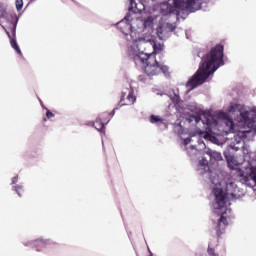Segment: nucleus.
<instances>
[{
  "label": "nucleus",
  "instance_id": "obj_27",
  "mask_svg": "<svg viewBox=\"0 0 256 256\" xmlns=\"http://www.w3.org/2000/svg\"><path fill=\"white\" fill-rule=\"evenodd\" d=\"M38 243H40V245H45V241L43 240H38Z\"/></svg>",
  "mask_w": 256,
  "mask_h": 256
},
{
  "label": "nucleus",
  "instance_id": "obj_1",
  "mask_svg": "<svg viewBox=\"0 0 256 256\" xmlns=\"http://www.w3.org/2000/svg\"><path fill=\"white\" fill-rule=\"evenodd\" d=\"M223 51L224 47L221 44H217L215 47L211 48L209 53L202 57L198 70L186 83V86L195 89V87L203 85L220 65H225L223 61Z\"/></svg>",
  "mask_w": 256,
  "mask_h": 256
},
{
  "label": "nucleus",
  "instance_id": "obj_16",
  "mask_svg": "<svg viewBox=\"0 0 256 256\" xmlns=\"http://www.w3.org/2000/svg\"><path fill=\"white\" fill-rule=\"evenodd\" d=\"M240 116L242 121H244V123H249V121H251V119L249 118V111L240 112Z\"/></svg>",
  "mask_w": 256,
  "mask_h": 256
},
{
  "label": "nucleus",
  "instance_id": "obj_25",
  "mask_svg": "<svg viewBox=\"0 0 256 256\" xmlns=\"http://www.w3.org/2000/svg\"><path fill=\"white\" fill-rule=\"evenodd\" d=\"M139 81H142V83H145V77H143V75L139 76Z\"/></svg>",
  "mask_w": 256,
  "mask_h": 256
},
{
  "label": "nucleus",
  "instance_id": "obj_11",
  "mask_svg": "<svg viewBox=\"0 0 256 256\" xmlns=\"http://www.w3.org/2000/svg\"><path fill=\"white\" fill-rule=\"evenodd\" d=\"M207 155L210 159V163H215V161H223V156H221V153L217 151L209 150Z\"/></svg>",
  "mask_w": 256,
  "mask_h": 256
},
{
  "label": "nucleus",
  "instance_id": "obj_23",
  "mask_svg": "<svg viewBox=\"0 0 256 256\" xmlns=\"http://www.w3.org/2000/svg\"><path fill=\"white\" fill-rule=\"evenodd\" d=\"M154 53L157 51H163V46L161 44L157 45L156 43L153 44Z\"/></svg>",
  "mask_w": 256,
  "mask_h": 256
},
{
  "label": "nucleus",
  "instance_id": "obj_24",
  "mask_svg": "<svg viewBox=\"0 0 256 256\" xmlns=\"http://www.w3.org/2000/svg\"><path fill=\"white\" fill-rule=\"evenodd\" d=\"M46 117H47V119H51V118L55 117V115L53 114V112H51V110H47Z\"/></svg>",
  "mask_w": 256,
  "mask_h": 256
},
{
  "label": "nucleus",
  "instance_id": "obj_28",
  "mask_svg": "<svg viewBox=\"0 0 256 256\" xmlns=\"http://www.w3.org/2000/svg\"><path fill=\"white\" fill-rule=\"evenodd\" d=\"M204 165H209V161L207 159H204Z\"/></svg>",
  "mask_w": 256,
  "mask_h": 256
},
{
  "label": "nucleus",
  "instance_id": "obj_8",
  "mask_svg": "<svg viewBox=\"0 0 256 256\" xmlns=\"http://www.w3.org/2000/svg\"><path fill=\"white\" fill-rule=\"evenodd\" d=\"M135 101H137V97H135V93L133 92V90H129L128 94L123 93L119 102V106L124 107L125 105H133Z\"/></svg>",
  "mask_w": 256,
  "mask_h": 256
},
{
  "label": "nucleus",
  "instance_id": "obj_12",
  "mask_svg": "<svg viewBox=\"0 0 256 256\" xmlns=\"http://www.w3.org/2000/svg\"><path fill=\"white\" fill-rule=\"evenodd\" d=\"M131 9H135L134 13H141L145 11V5L143 3H137L135 0H130Z\"/></svg>",
  "mask_w": 256,
  "mask_h": 256
},
{
  "label": "nucleus",
  "instance_id": "obj_22",
  "mask_svg": "<svg viewBox=\"0 0 256 256\" xmlns=\"http://www.w3.org/2000/svg\"><path fill=\"white\" fill-rule=\"evenodd\" d=\"M15 6H16L17 11H21V9H23V0H16Z\"/></svg>",
  "mask_w": 256,
  "mask_h": 256
},
{
  "label": "nucleus",
  "instance_id": "obj_4",
  "mask_svg": "<svg viewBox=\"0 0 256 256\" xmlns=\"http://www.w3.org/2000/svg\"><path fill=\"white\" fill-rule=\"evenodd\" d=\"M225 185V188H214L213 194L215 196L216 205L218 206V209H223L225 205H227L226 199L227 195H230L231 197L237 198L239 197V187H237V184H235V181L228 179L225 182H223Z\"/></svg>",
  "mask_w": 256,
  "mask_h": 256
},
{
  "label": "nucleus",
  "instance_id": "obj_6",
  "mask_svg": "<svg viewBox=\"0 0 256 256\" xmlns=\"http://www.w3.org/2000/svg\"><path fill=\"white\" fill-rule=\"evenodd\" d=\"M2 28L10 39L12 49H15L18 55H22L21 48H19V44H17V22H10L7 28L4 26H2Z\"/></svg>",
  "mask_w": 256,
  "mask_h": 256
},
{
  "label": "nucleus",
  "instance_id": "obj_31",
  "mask_svg": "<svg viewBox=\"0 0 256 256\" xmlns=\"http://www.w3.org/2000/svg\"><path fill=\"white\" fill-rule=\"evenodd\" d=\"M115 109H117V108H115ZM115 109L113 110V113H115Z\"/></svg>",
  "mask_w": 256,
  "mask_h": 256
},
{
  "label": "nucleus",
  "instance_id": "obj_10",
  "mask_svg": "<svg viewBox=\"0 0 256 256\" xmlns=\"http://www.w3.org/2000/svg\"><path fill=\"white\" fill-rule=\"evenodd\" d=\"M118 29L123 33V35H129L133 33V26L128 20H122L117 24Z\"/></svg>",
  "mask_w": 256,
  "mask_h": 256
},
{
  "label": "nucleus",
  "instance_id": "obj_14",
  "mask_svg": "<svg viewBox=\"0 0 256 256\" xmlns=\"http://www.w3.org/2000/svg\"><path fill=\"white\" fill-rule=\"evenodd\" d=\"M224 157L228 163V165H235V157L231 155L229 151L224 152Z\"/></svg>",
  "mask_w": 256,
  "mask_h": 256
},
{
  "label": "nucleus",
  "instance_id": "obj_15",
  "mask_svg": "<svg viewBox=\"0 0 256 256\" xmlns=\"http://www.w3.org/2000/svg\"><path fill=\"white\" fill-rule=\"evenodd\" d=\"M94 127L95 129H97V131H100L101 133H103L105 131V124L103 122H101V120L97 119L94 123Z\"/></svg>",
  "mask_w": 256,
  "mask_h": 256
},
{
  "label": "nucleus",
  "instance_id": "obj_17",
  "mask_svg": "<svg viewBox=\"0 0 256 256\" xmlns=\"http://www.w3.org/2000/svg\"><path fill=\"white\" fill-rule=\"evenodd\" d=\"M241 105L239 104H231L228 111L229 113H235L236 111H239Z\"/></svg>",
  "mask_w": 256,
  "mask_h": 256
},
{
  "label": "nucleus",
  "instance_id": "obj_26",
  "mask_svg": "<svg viewBox=\"0 0 256 256\" xmlns=\"http://www.w3.org/2000/svg\"><path fill=\"white\" fill-rule=\"evenodd\" d=\"M15 183H17V177L12 178V185H15Z\"/></svg>",
  "mask_w": 256,
  "mask_h": 256
},
{
  "label": "nucleus",
  "instance_id": "obj_20",
  "mask_svg": "<svg viewBox=\"0 0 256 256\" xmlns=\"http://www.w3.org/2000/svg\"><path fill=\"white\" fill-rule=\"evenodd\" d=\"M15 191L19 197H23V193H25L23 186H15Z\"/></svg>",
  "mask_w": 256,
  "mask_h": 256
},
{
  "label": "nucleus",
  "instance_id": "obj_19",
  "mask_svg": "<svg viewBox=\"0 0 256 256\" xmlns=\"http://www.w3.org/2000/svg\"><path fill=\"white\" fill-rule=\"evenodd\" d=\"M150 123H163V119L159 118V116L151 115Z\"/></svg>",
  "mask_w": 256,
  "mask_h": 256
},
{
  "label": "nucleus",
  "instance_id": "obj_18",
  "mask_svg": "<svg viewBox=\"0 0 256 256\" xmlns=\"http://www.w3.org/2000/svg\"><path fill=\"white\" fill-rule=\"evenodd\" d=\"M225 125L228 127V131H233V127H234L235 124L233 123V119L228 118L225 121Z\"/></svg>",
  "mask_w": 256,
  "mask_h": 256
},
{
  "label": "nucleus",
  "instance_id": "obj_9",
  "mask_svg": "<svg viewBox=\"0 0 256 256\" xmlns=\"http://www.w3.org/2000/svg\"><path fill=\"white\" fill-rule=\"evenodd\" d=\"M242 180L245 184L248 185V187H255L256 185V168L252 167L249 169V171L246 173L245 176H243Z\"/></svg>",
  "mask_w": 256,
  "mask_h": 256
},
{
  "label": "nucleus",
  "instance_id": "obj_21",
  "mask_svg": "<svg viewBox=\"0 0 256 256\" xmlns=\"http://www.w3.org/2000/svg\"><path fill=\"white\" fill-rule=\"evenodd\" d=\"M207 253L210 256H219V254L215 253V249L211 248V244L208 245Z\"/></svg>",
  "mask_w": 256,
  "mask_h": 256
},
{
  "label": "nucleus",
  "instance_id": "obj_30",
  "mask_svg": "<svg viewBox=\"0 0 256 256\" xmlns=\"http://www.w3.org/2000/svg\"><path fill=\"white\" fill-rule=\"evenodd\" d=\"M179 14V12L178 11H176V15H178Z\"/></svg>",
  "mask_w": 256,
  "mask_h": 256
},
{
  "label": "nucleus",
  "instance_id": "obj_32",
  "mask_svg": "<svg viewBox=\"0 0 256 256\" xmlns=\"http://www.w3.org/2000/svg\"><path fill=\"white\" fill-rule=\"evenodd\" d=\"M191 149H194V147H193V146H191Z\"/></svg>",
  "mask_w": 256,
  "mask_h": 256
},
{
  "label": "nucleus",
  "instance_id": "obj_5",
  "mask_svg": "<svg viewBox=\"0 0 256 256\" xmlns=\"http://www.w3.org/2000/svg\"><path fill=\"white\" fill-rule=\"evenodd\" d=\"M192 119H195L196 123H199V121H202L203 125H207L208 131L207 132H200V135L204 137V139H207L208 141H215V136L213 134L215 133V128L219 126V122L215 117H213L211 114H205L201 117L199 116H192Z\"/></svg>",
  "mask_w": 256,
  "mask_h": 256
},
{
  "label": "nucleus",
  "instance_id": "obj_7",
  "mask_svg": "<svg viewBox=\"0 0 256 256\" xmlns=\"http://www.w3.org/2000/svg\"><path fill=\"white\" fill-rule=\"evenodd\" d=\"M227 211L222 212L220 219L217 221L215 231L217 237H221L223 233H225V229H227V226L229 225V221H227Z\"/></svg>",
  "mask_w": 256,
  "mask_h": 256
},
{
  "label": "nucleus",
  "instance_id": "obj_29",
  "mask_svg": "<svg viewBox=\"0 0 256 256\" xmlns=\"http://www.w3.org/2000/svg\"><path fill=\"white\" fill-rule=\"evenodd\" d=\"M187 143H189L187 140H185V145H187Z\"/></svg>",
  "mask_w": 256,
  "mask_h": 256
},
{
  "label": "nucleus",
  "instance_id": "obj_13",
  "mask_svg": "<svg viewBox=\"0 0 256 256\" xmlns=\"http://www.w3.org/2000/svg\"><path fill=\"white\" fill-rule=\"evenodd\" d=\"M210 181H211L212 185H215L216 187L217 186L223 187V181H221L219 179V175H217V174H211Z\"/></svg>",
  "mask_w": 256,
  "mask_h": 256
},
{
  "label": "nucleus",
  "instance_id": "obj_3",
  "mask_svg": "<svg viewBox=\"0 0 256 256\" xmlns=\"http://www.w3.org/2000/svg\"><path fill=\"white\" fill-rule=\"evenodd\" d=\"M202 5L203 0H174V7L169 5V3H162L160 13H162V15H171V13H175L176 9L195 13V11L201 9Z\"/></svg>",
  "mask_w": 256,
  "mask_h": 256
},
{
  "label": "nucleus",
  "instance_id": "obj_2",
  "mask_svg": "<svg viewBox=\"0 0 256 256\" xmlns=\"http://www.w3.org/2000/svg\"><path fill=\"white\" fill-rule=\"evenodd\" d=\"M134 62L136 65L144 67V71L148 77H155L160 73H167L169 68L165 65L159 64L155 54H148L140 52L134 56Z\"/></svg>",
  "mask_w": 256,
  "mask_h": 256
}]
</instances>
